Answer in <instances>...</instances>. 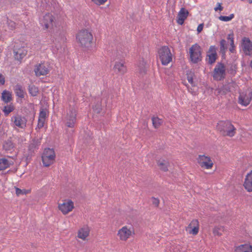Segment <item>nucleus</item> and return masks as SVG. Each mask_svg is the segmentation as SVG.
<instances>
[{"mask_svg":"<svg viewBox=\"0 0 252 252\" xmlns=\"http://www.w3.org/2000/svg\"><path fill=\"white\" fill-rule=\"evenodd\" d=\"M151 199L152 200V204L155 207H158L159 204V200L155 197H152Z\"/></svg>","mask_w":252,"mask_h":252,"instance_id":"obj_42","label":"nucleus"},{"mask_svg":"<svg viewBox=\"0 0 252 252\" xmlns=\"http://www.w3.org/2000/svg\"><path fill=\"white\" fill-rule=\"evenodd\" d=\"M234 34L233 32H232V33L228 34L227 36V39L230 40V42H231V40H234Z\"/></svg>","mask_w":252,"mask_h":252,"instance_id":"obj_51","label":"nucleus"},{"mask_svg":"<svg viewBox=\"0 0 252 252\" xmlns=\"http://www.w3.org/2000/svg\"><path fill=\"white\" fill-rule=\"evenodd\" d=\"M90 229L88 227L85 226L81 228L78 232V237L84 240L89 236Z\"/></svg>","mask_w":252,"mask_h":252,"instance_id":"obj_25","label":"nucleus"},{"mask_svg":"<svg viewBox=\"0 0 252 252\" xmlns=\"http://www.w3.org/2000/svg\"><path fill=\"white\" fill-rule=\"evenodd\" d=\"M3 134H4L3 128L0 126V135H3Z\"/></svg>","mask_w":252,"mask_h":252,"instance_id":"obj_53","label":"nucleus"},{"mask_svg":"<svg viewBox=\"0 0 252 252\" xmlns=\"http://www.w3.org/2000/svg\"><path fill=\"white\" fill-rule=\"evenodd\" d=\"M249 3L252 4V0H249Z\"/></svg>","mask_w":252,"mask_h":252,"instance_id":"obj_55","label":"nucleus"},{"mask_svg":"<svg viewBox=\"0 0 252 252\" xmlns=\"http://www.w3.org/2000/svg\"><path fill=\"white\" fill-rule=\"evenodd\" d=\"M235 252H252V246L250 244H245L236 247Z\"/></svg>","mask_w":252,"mask_h":252,"instance_id":"obj_22","label":"nucleus"},{"mask_svg":"<svg viewBox=\"0 0 252 252\" xmlns=\"http://www.w3.org/2000/svg\"><path fill=\"white\" fill-rule=\"evenodd\" d=\"M203 27H204V23L200 24L198 26L197 28V32L198 33H200L203 31Z\"/></svg>","mask_w":252,"mask_h":252,"instance_id":"obj_46","label":"nucleus"},{"mask_svg":"<svg viewBox=\"0 0 252 252\" xmlns=\"http://www.w3.org/2000/svg\"><path fill=\"white\" fill-rule=\"evenodd\" d=\"M1 99L5 103H8L12 100V93L6 90L1 93Z\"/></svg>","mask_w":252,"mask_h":252,"instance_id":"obj_24","label":"nucleus"},{"mask_svg":"<svg viewBox=\"0 0 252 252\" xmlns=\"http://www.w3.org/2000/svg\"><path fill=\"white\" fill-rule=\"evenodd\" d=\"M146 72V70L145 69V68H142L140 70V72H144V73H145Z\"/></svg>","mask_w":252,"mask_h":252,"instance_id":"obj_54","label":"nucleus"},{"mask_svg":"<svg viewBox=\"0 0 252 252\" xmlns=\"http://www.w3.org/2000/svg\"><path fill=\"white\" fill-rule=\"evenodd\" d=\"M48 117V114L46 113V110L44 109H41L40 110V112L39 114V119L45 120V119Z\"/></svg>","mask_w":252,"mask_h":252,"instance_id":"obj_39","label":"nucleus"},{"mask_svg":"<svg viewBox=\"0 0 252 252\" xmlns=\"http://www.w3.org/2000/svg\"><path fill=\"white\" fill-rule=\"evenodd\" d=\"M252 90L250 88L248 89L245 92L241 93L239 96L238 102L239 104L247 106L252 100Z\"/></svg>","mask_w":252,"mask_h":252,"instance_id":"obj_5","label":"nucleus"},{"mask_svg":"<svg viewBox=\"0 0 252 252\" xmlns=\"http://www.w3.org/2000/svg\"><path fill=\"white\" fill-rule=\"evenodd\" d=\"M189 60L193 63H197L202 61V49L197 43L191 46L189 49Z\"/></svg>","mask_w":252,"mask_h":252,"instance_id":"obj_3","label":"nucleus"},{"mask_svg":"<svg viewBox=\"0 0 252 252\" xmlns=\"http://www.w3.org/2000/svg\"><path fill=\"white\" fill-rule=\"evenodd\" d=\"M66 125L69 127H73L76 121V110L74 107L69 108V113L66 116Z\"/></svg>","mask_w":252,"mask_h":252,"instance_id":"obj_8","label":"nucleus"},{"mask_svg":"<svg viewBox=\"0 0 252 252\" xmlns=\"http://www.w3.org/2000/svg\"><path fill=\"white\" fill-rule=\"evenodd\" d=\"M15 93L17 96L21 98L24 97V92L22 86L20 84H17L15 86Z\"/></svg>","mask_w":252,"mask_h":252,"instance_id":"obj_28","label":"nucleus"},{"mask_svg":"<svg viewBox=\"0 0 252 252\" xmlns=\"http://www.w3.org/2000/svg\"><path fill=\"white\" fill-rule=\"evenodd\" d=\"M220 51H226L227 49V44L225 40L222 39L220 41Z\"/></svg>","mask_w":252,"mask_h":252,"instance_id":"obj_38","label":"nucleus"},{"mask_svg":"<svg viewBox=\"0 0 252 252\" xmlns=\"http://www.w3.org/2000/svg\"><path fill=\"white\" fill-rule=\"evenodd\" d=\"M28 90L30 94L32 96H37L39 93L38 87H36L34 85H29Z\"/></svg>","mask_w":252,"mask_h":252,"instance_id":"obj_31","label":"nucleus"},{"mask_svg":"<svg viewBox=\"0 0 252 252\" xmlns=\"http://www.w3.org/2000/svg\"><path fill=\"white\" fill-rule=\"evenodd\" d=\"M198 163L201 167H205L206 169H211L213 165L211 158L204 155L199 156Z\"/></svg>","mask_w":252,"mask_h":252,"instance_id":"obj_10","label":"nucleus"},{"mask_svg":"<svg viewBox=\"0 0 252 252\" xmlns=\"http://www.w3.org/2000/svg\"><path fill=\"white\" fill-rule=\"evenodd\" d=\"M242 47L246 56H251L252 42L249 38L245 37L242 39Z\"/></svg>","mask_w":252,"mask_h":252,"instance_id":"obj_9","label":"nucleus"},{"mask_svg":"<svg viewBox=\"0 0 252 252\" xmlns=\"http://www.w3.org/2000/svg\"><path fill=\"white\" fill-rule=\"evenodd\" d=\"M11 137H9L7 140L4 141L3 144V149L5 151H10L14 147V144L11 140Z\"/></svg>","mask_w":252,"mask_h":252,"instance_id":"obj_26","label":"nucleus"},{"mask_svg":"<svg viewBox=\"0 0 252 252\" xmlns=\"http://www.w3.org/2000/svg\"><path fill=\"white\" fill-rule=\"evenodd\" d=\"M217 129L220 133L223 136L233 137L236 133V128L228 121H219L217 125Z\"/></svg>","mask_w":252,"mask_h":252,"instance_id":"obj_1","label":"nucleus"},{"mask_svg":"<svg viewBox=\"0 0 252 252\" xmlns=\"http://www.w3.org/2000/svg\"><path fill=\"white\" fill-rule=\"evenodd\" d=\"M49 64L41 63L35 66L34 69L35 75L39 77L41 75H47L50 71Z\"/></svg>","mask_w":252,"mask_h":252,"instance_id":"obj_7","label":"nucleus"},{"mask_svg":"<svg viewBox=\"0 0 252 252\" xmlns=\"http://www.w3.org/2000/svg\"><path fill=\"white\" fill-rule=\"evenodd\" d=\"M226 51H220V54L221 55L222 59H225L226 58Z\"/></svg>","mask_w":252,"mask_h":252,"instance_id":"obj_52","label":"nucleus"},{"mask_svg":"<svg viewBox=\"0 0 252 252\" xmlns=\"http://www.w3.org/2000/svg\"><path fill=\"white\" fill-rule=\"evenodd\" d=\"M217 48L215 45H212L209 47L206 53V61L209 65L214 64L218 58L217 53Z\"/></svg>","mask_w":252,"mask_h":252,"instance_id":"obj_6","label":"nucleus"},{"mask_svg":"<svg viewBox=\"0 0 252 252\" xmlns=\"http://www.w3.org/2000/svg\"><path fill=\"white\" fill-rule=\"evenodd\" d=\"M234 17V14H231L229 16H220L219 19L222 21L227 22L231 20Z\"/></svg>","mask_w":252,"mask_h":252,"instance_id":"obj_36","label":"nucleus"},{"mask_svg":"<svg viewBox=\"0 0 252 252\" xmlns=\"http://www.w3.org/2000/svg\"><path fill=\"white\" fill-rule=\"evenodd\" d=\"M237 66L236 64L232 63L230 64L229 67L227 69L228 73L234 76L236 73Z\"/></svg>","mask_w":252,"mask_h":252,"instance_id":"obj_34","label":"nucleus"},{"mask_svg":"<svg viewBox=\"0 0 252 252\" xmlns=\"http://www.w3.org/2000/svg\"><path fill=\"white\" fill-rule=\"evenodd\" d=\"M24 156L26 157V160L27 162V164H28L31 160L32 159V155L28 154V155H24Z\"/></svg>","mask_w":252,"mask_h":252,"instance_id":"obj_47","label":"nucleus"},{"mask_svg":"<svg viewBox=\"0 0 252 252\" xmlns=\"http://www.w3.org/2000/svg\"><path fill=\"white\" fill-rule=\"evenodd\" d=\"M225 77H226V69H225V66L224 68L223 69L222 71H221V74L220 75L217 81L223 80L224 79H225Z\"/></svg>","mask_w":252,"mask_h":252,"instance_id":"obj_41","label":"nucleus"},{"mask_svg":"<svg viewBox=\"0 0 252 252\" xmlns=\"http://www.w3.org/2000/svg\"><path fill=\"white\" fill-rule=\"evenodd\" d=\"M14 124L20 128H24L26 126L27 119L24 117L18 115L13 117Z\"/></svg>","mask_w":252,"mask_h":252,"instance_id":"obj_18","label":"nucleus"},{"mask_svg":"<svg viewBox=\"0 0 252 252\" xmlns=\"http://www.w3.org/2000/svg\"><path fill=\"white\" fill-rule=\"evenodd\" d=\"M41 158L43 166L45 167H49L54 163L55 160V157L51 155H42Z\"/></svg>","mask_w":252,"mask_h":252,"instance_id":"obj_21","label":"nucleus"},{"mask_svg":"<svg viewBox=\"0 0 252 252\" xmlns=\"http://www.w3.org/2000/svg\"><path fill=\"white\" fill-rule=\"evenodd\" d=\"M31 192V190L23 189H21L19 188H16V193L19 196L21 194H27Z\"/></svg>","mask_w":252,"mask_h":252,"instance_id":"obj_37","label":"nucleus"},{"mask_svg":"<svg viewBox=\"0 0 252 252\" xmlns=\"http://www.w3.org/2000/svg\"><path fill=\"white\" fill-rule=\"evenodd\" d=\"M235 46L234 44V40H231V42H230V47L229 48V51L232 53H234L235 51Z\"/></svg>","mask_w":252,"mask_h":252,"instance_id":"obj_44","label":"nucleus"},{"mask_svg":"<svg viewBox=\"0 0 252 252\" xmlns=\"http://www.w3.org/2000/svg\"><path fill=\"white\" fill-rule=\"evenodd\" d=\"M5 78L2 75V74L0 73V84L3 85L5 84Z\"/></svg>","mask_w":252,"mask_h":252,"instance_id":"obj_50","label":"nucleus"},{"mask_svg":"<svg viewBox=\"0 0 252 252\" xmlns=\"http://www.w3.org/2000/svg\"><path fill=\"white\" fill-rule=\"evenodd\" d=\"M157 163L161 171L166 172L168 170V167L169 166V163L167 160L160 158L157 161Z\"/></svg>","mask_w":252,"mask_h":252,"instance_id":"obj_23","label":"nucleus"},{"mask_svg":"<svg viewBox=\"0 0 252 252\" xmlns=\"http://www.w3.org/2000/svg\"><path fill=\"white\" fill-rule=\"evenodd\" d=\"M15 109L14 106L11 103L9 105L5 106L2 110L5 116H7L11 112H13Z\"/></svg>","mask_w":252,"mask_h":252,"instance_id":"obj_32","label":"nucleus"},{"mask_svg":"<svg viewBox=\"0 0 252 252\" xmlns=\"http://www.w3.org/2000/svg\"><path fill=\"white\" fill-rule=\"evenodd\" d=\"M229 89H230L229 88L228 89H226V90H227V91H228V92H230Z\"/></svg>","mask_w":252,"mask_h":252,"instance_id":"obj_56","label":"nucleus"},{"mask_svg":"<svg viewBox=\"0 0 252 252\" xmlns=\"http://www.w3.org/2000/svg\"><path fill=\"white\" fill-rule=\"evenodd\" d=\"M11 163L6 158H0V170H3L10 167Z\"/></svg>","mask_w":252,"mask_h":252,"instance_id":"obj_30","label":"nucleus"},{"mask_svg":"<svg viewBox=\"0 0 252 252\" xmlns=\"http://www.w3.org/2000/svg\"><path fill=\"white\" fill-rule=\"evenodd\" d=\"M44 123L45 120L38 118V124L37 126V128L38 129H41V128H42L44 126Z\"/></svg>","mask_w":252,"mask_h":252,"instance_id":"obj_43","label":"nucleus"},{"mask_svg":"<svg viewBox=\"0 0 252 252\" xmlns=\"http://www.w3.org/2000/svg\"><path fill=\"white\" fill-rule=\"evenodd\" d=\"M42 155L49 156L51 155L53 157H56L55 152L53 148L50 149L49 148H45L44 150V152Z\"/></svg>","mask_w":252,"mask_h":252,"instance_id":"obj_35","label":"nucleus"},{"mask_svg":"<svg viewBox=\"0 0 252 252\" xmlns=\"http://www.w3.org/2000/svg\"><path fill=\"white\" fill-rule=\"evenodd\" d=\"M93 110L96 114H99L102 110L101 100L98 99L95 105L93 106Z\"/></svg>","mask_w":252,"mask_h":252,"instance_id":"obj_33","label":"nucleus"},{"mask_svg":"<svg viewBox=\"0 0 252 252\" xmlns=\"http://www.w3.org/2000/svg\"><path fill=\"white\" fill-rule=\"evenodd\" d=\"M152 121L153 126L156 129L159 128L163 122L162 119L155 116L152 117Z\"/></svg>","mask_w":252,"mask_h":252,"instance_id":"obj_29","label":"nucleus"},{"mask_svg":"<svg viewBox=\"0 0 252 252\" xmlns=\"http://www.w3.org/2000/svg\"><path fill=\"white\" fill-rule=\"evenodd\" d=\"M220 230H223V226L215 227L213 229V233L215 235H218L220 236L221 235V233L220 232Z\"/></svg>","mask_w":252,"mask_h":252,"instance_id":"obj_40","label":"nucleus"},{"mask_svg":"<svg viewBox=\"0 0 252 252\" xmlns=\"http://www.w3.org/2000/svg\"><path fill=\"white\" fill-rule=\"evenodd\" d=\"M13 53L14 54L15 59L18 61H21L27 55V51L24 47L19 49L14 48L13 49Z\"/></svg>","mask_w":252,"mask_h":252,"instance_id":"obj_14","label":"nucleus"},{"mask_svg":"<svg viewBox=\"0 0 252 252\" xmlns=\"http://www.w3.org/2000/svg\"><path fill=\"white\" fill-rule=\"evenodd\" d=\"M93 38V35L87 30L81 31L76 36V39L78 40L81 46L87 48L91 47Z\"/></svg>","mask_w":252,"mask_h":252,"instance_id":"obj_2","label":"nucleus"},{"mask_svg":"<svg viewBox=\"0 0 252 252\" xmlns=\"http://www.w3.org/2000/svg\"><path fill=\"white\" fill-rule=\"evenodd\" d=\"M74 207L73 202L71 200H68L67 202L59 204L58 206L59 209L64 215L71 211Z\"/></svg>","mask_w":252,"mask_h":252,"instance_id":"obj_12","label":"nucleus"},{"mask_svg":"<svg viewBox=\"0 0 252 252\" xmlns=\"http://www.w3.org/2000/svg\"><path fill=\"white\" fill-rule=\"evenodd\" d=\"M189 15V12L185 8H181L178 13L177 22L180 25H182Z\"/></svg>","mask_w":252,"mask_h":252,"instance_id":"obj_13","label":"nucleus"},{"mask_svg":"<svg viewBox=\"0 0 252 252\" xmlns=\"http://www.w3.org/2000/svg\"><path fill=\"white\" fill-rule=\"evenodd\" d=\"M191 229L189 230V233L193 235H197L199 231V222L197 220H193L188 226Z\"/></svg>","mask_w":252,"mask_h":252,"instance_id":"obj_19","label":"nucleus"},{"mask_svg":"<svg viewBox=\"0 0 252 252\" xmlns=\"http://www.w3.org/2000/svg\"><path fill=\"white\" fill-rule=\"evenodd\" d=\"M131 231L128 229L126 226H124L119 230L118 235L121 240L126 241L131 235Z\"/></svg>","mask_w":252,"mask_h":252,"instance_id":"obj_17","label":"nucleus"},{"mask_svg":"<svg viewBox=\"0 0 252 252\" xmlns=\"http://www.w3.org/2000/svg\"><path fill=\"white\" fill-rule=\"evenodd\" d=\"M224 66V64L221 62H218L217 63L213 71V77L214 80H218Z\"/></svg>","mask_w":252,"mask_h":252,"instance_id":"obj_15","label":"nucleus"},{"mask_svg":"<svg viewBox=\"0 0 252 252\" xmlns=\"http://www.w3.org/2000/svg\"><path fill=\"white\" fill-rule=\"evenodd\" d=\"M186 75L188 82L192 86H195V83L193 81V78L195 76L194 70L192 69L187 70Z\"/></svg>","mask_w":252,"mask_h":252,"instance_id":"obj_27","label":"nucleus"},{"mask_svg":"<svg viewBox=\"0 0 252 252\" xmlns=\"http://www.w3.org/2000/svg\"><path fill=\"white\" fill-rule=\"evenodd\" d=\"M55 18L51 14L46 13L44 16L41 24L46 29L53 27Z\"/></svg>","mask_w":252,"mask_h":252,"instance_id":"obj_11","label":"nucleus"},{"mask_svg":"<svg viewBox=\"0 0 252 252\" xmlns=\"http://www.w3.org/2000/svg\"><path fill=\"white\" fill-rule=\"evenodd\" d=\"M243 186L247 191H252V170L247 174Z\"/></svg>","mask_w":252,"mask_h":252,"instance_id":"obj_16","label":"nucleus"},{"mask_svg":"<svg viewBox=\"0 0 252 252\" xmlns=\"http://www.w3.org/2000/svg\"><path fill=\"white\" fill-rule=\"evenodd\" d=\"M124 63L116 62L114 66V70L116 73L124 74L126 71V67L124 65Z\"/></svg>","mask_w":252,"mask_h":252,"instance_id":"obj_20","label":"nucleus"},{"mask_svg":"<svg viewBox=\"0 0 252 252\" xmlns=\"http://www.w3.org/2000/svg\"><path fill=\"white\" fill-rule=\"evenodd\" d=\"M8 26L11 27V29H13L15 28L16 26V23L12 21H8Z\"/></svg>","mask_w":252,"mask_h":252,"instance_id":"obj_48","label":"nucleus"},{"mask_svg":"<svg viewBox=\"0 0 252 252\" xmlns=\"http://www.w3.org/2000/svg\"><path fill=\"white\" fill-rule=\"evenodd\" d=\"M221 3H218V6L216 7L214 9L216 11L218 10H220V11H222L223 9V7L221 5Z\"/></svg>","mask_w":252,"mask_h":252,"instance_id":"obj_49","label":"nucleus"},{"mask_svg":"<svg viewBox=\"0 0 252 252\" xmlns=\"http://www.w3.org/2000/svg\"><path fill=\"white\" fill-rule=\"evenodd\" d=\"M159 58L162 65H167L172 60L170 50L167 46H162L158 51Z\"/></svg>","mask_w":252,"mask_h":252,"instance_id":"obj_4","label":"nucleus"},{"mask_svg":"<svg viewBox=\"0 0 252 252\" xmlns=\"http://www.w3.org/2000/svg\"><path fill=\"white\" fill-rule=\"evenodd\" d=\"M93 2H94L96 4L100 5L101 4H103L107 0H92Z\"/></svg>","mask_w":252,"mask_h":252,"instance_id":"obj_45","label":"nucleus"}]
</instances>
